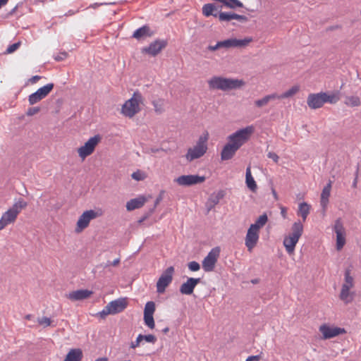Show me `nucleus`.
<instances>
[{"label":"nucleus","mask_w":361,"mask_h":361,"mask_svg":"<svg viewBox=\"0 0 361 361\" xmlns=\"http://www.w3.org/2000/svg\"><path fill=\"white\" fill-rule=\"evenodd\" d=\"M255 132V127L251 125L239 129L228 137V142L224 147L221 159L223 161L233 158L235 152L250 138Z\"/></svg>","instance_id":"obj_1"},{"label":"nucleus","mask_w":361,"mask_h":361,"mask_svg":"<svg viewBox=\"0 0 361 361\" xmlns=\"http://www.w3.org/2000/svg\"><path fill=\"white\" fill-rule=\"evenodd\" d=\"M207 83L209 90L224 92L240 88L244 85L242 80L222 76H213L207 80Z\"/></svg>","instance_id":"obj_2"},{"label":"nucleus","mask_w":361,"mask_h":361,"mask_svg":"<svg viewBox=\"0 0 361 361\" xmlns=\"http://www.w3.org/2000/svg\"><path fill=\"white\" fill-rule=\"evenodd\" d=\"M27 206V202L23 198L15 201L12 207L5 212L0 219V231L8 225L13 224L20 212Z\"/></svg>","instance_id":"obj_3"},{"label":"nucleus","mask_w":361,"mask_h":361,"mask_svg":"<svg viewBox=\"0 0 361 361\" xmlns=\"http://www.w3.org/2000/svg\"><path fill=\"white\" fill-rule=\"evenodd\" d=\"M303 233V225L300 221H295L291 227V233L283 239V245L289 255L294 253L295 247Z\"/></svg>","instance_id":"obj_4"},{"label":"nucleus","mask_w":361,"mask_h":361,"mask_svg":"<svg viewBox=\"0 0 361 361\" xmlns=\"http://www.w3.org/2000/svg\"><path fill=\"white\" fill-rule=\"evenodd\" d=\"M209 133L205 132L198 138L196 145L190 147L185 154V159L190 162L195 159H199L204 155L207 151V141Z\"/></svg>","instance_id":"obj_5"},{"label":"nucleus","mask_w":361,"mask_h":361,"mask_svg":"<svg viewBox=\"0 0 361 361\" xmlns=\"http://www.w3.org/2000/svg\"><path fill=\"white\" fill-rule=\"evenodd\" d=\"M142 102V94L139 92H135L133 97L123 104L121 113L126 117L133 118L140 111L139 105Z\"/></svg>","instance_id":"obj_6"},{"label":"nucleus","mask_w":361,"mask_h":361,"mask_svg":"<svg viewBox=\"0 0 361 361\" xmlns=\"http://www.w3.org/2000/svg\"><path fill=\"white\" fill-rule=\"evenodd\" d=\"M354 279L350 276V271H345L344 283L342 285L339 295L340 299L345 304L350 303L354 299L355 293L350 291V289L354 287Z\"/></svg>","instance_id":"obj_7"},{"label":"nucleus","mask_w":361,"mask_h":361,"mask_svg":"<svg viewBox=\"0 0 361 361\" xmlns=\"http://www.w3.org/2000/svg\"><path fill=\"white\" fill-rule=\"evenodd\" d=\"M127 305L126 298H121L109 302L99 314L103 318L109 314H116L123 312Z\"/></svg>","instance_id":"obj_8"},{"label":"nucleus","mask_w":361,"mask_h":361,"mask_svg":"<svg viewBox=\"0 0 361 361\" xmlns=\"http://www.w3.org/2000/svg\"><path fill=\"white\" fill-rule=\"evenodd\" d=\"M102 137L99 135L91 137L84 145L78 149V156L84 160L93 153L96 146L100 142Z\"/></svg>","instance_id":"obj_9"},{"label":"nucleus","mask_w":361,"mask_h":361,"mask_svg":"<svg viewBox=\"0 0 361 361\" xmlns=\"http://www.w3.org/2000/svg\"><path fill=\"white\" fill-rule=\"evenodd\" d=\"M220 254V248L216 247L212 248L202 261V268L206 272L212 271L217 262Z\"/></svg>","instance_id":"obj_10"},{"label":"nucleus","mask_w":361,"mask_h":361,"mask_svg":"<svg viewBox=\"0 0 361 361\" xmlns=\"http://www.w3.org/2000/svg\"><path fill=\"white\" fill-rule=\"evenodd\" d=\"M174 274L173 267H168L161 275L157 283V291L162 293L166 288L171 283Z\"/></svg>","instance_id":"obj_11"},{"label":"nucleus","mask_w":361,"mask_h":361,"mask_svg":"<svg viewBox=\"0 0 361 361\" xmlns=\"http://www.w3.org/2000/svg\"><path fill=\"white\" fill-rule=\"evenodd\" d=\"M54 85L48 83L46 85L39 88L36 92L28 97V102L30 105H34L44 99L53 90Z\"/></svg>","instance_id":"obj_12"},{"label":"nucleus","mask_w":361,"mask_h":361,"mask_svg":"<svg viewBox=\"0 0 361 361\" xmlns=\"http://www.w3.org/2000/svg\"><path fill=\"white\" fill-rule=\"evenodd\" d=\"M99 214L92 209L84 212L78 220L75 231L77 233L81 232L88 226L91 220L97 218Z\"/></svg>","instance_id":"obj_13"},{"label":"nucleus","mask_w":361,"mask_h":361,"mask_svg":"<svg viewBox=\"0 0 361 361\" xmlns=\"http://www.w3.org/2000/svg\"><path fill=\"white\" fill-rule=\"evenodd\" d=\"M204 180L205 177L199 175H183L174 180L178 185L185 187L200 184Z\"/></svg>","instance_id":"obj_14"},{"label":"nucleus","mask_w":361,"mask_h":361,"mask_svg":"<svg viewBox=\"0 0 361 361\" xmlns=\"http://www.w3.org/2000/svg\"><path fill=\"white\" fill-rule=\"evenodd\" d=\"M252 41L251 37L238 39L236 38H230L220 41L221 48L228 49L231 48H243L247 47Z\"/></svg>","instance_id":"obj_15"},{"label":"nucleus","mask_w":361,"mask_h":361,"mask_svg":"<svg viewBox=\"0 0 361 361\" xmlns=\"http://www.w3.org/2000/svg\"><path fill=\"white\" fill-rule=\"evenodd\" d=\"M334 231L336 234V249L340 250L345 243V232L341 219L336 220Z\"/></svg>","instance_id":"obj_16"},{"label":"nucleus","mask_w":361,"mask_h":361,"mask_svg":"<svg viewBox=\"0 0 361 361\" xmlns=\"http://www.w3.org/2000/svg\"><path fill=\"white\" fill-rule=\"evenodd\" d=\"M166 46V41L159 39L155 40L148 47L142 48V52L154 56L157 55L164 48H165Z\"/></svg>","instance_id":"obj_17"},{"label":"nucleus","mask_w":361,"mask_h":361,"mask_svg":"<svg viewBox=\"0 0 361 361\" xmlns=\"http://www.w3.org/2000/svg\"><path fill=\"white\" fill-rule=\"evenodd\" d=\"M258 240L259 231L256 230L254 226H250L245 237V246L247 247L248 251H252L257 245Z\"/></svg>","instance_id":"obj_18"},{"label":"nucleus","mask_w":361,"mask_h":361,"mask_svg":"<svg viewBox=\"0 0 361 361\" xmlns=\"http://www.w3.org/2000/svg\"><path fill=\"white\" fill-rule=\"evenodd\" d=\"M307 103L310 109H317L321 108L324 104H325L323 92L316 94H310L307 97Z\"/></svg>","instance_id":"obj_19"},{"label":"nucleus","mask_w":361,"mask_h":361,"mask_svg":"<svg viewBox=\"0 0 361 361\" xmlns=\"http://www.w3.org/2000/svg\"><path fill=\"white\" fill-rule=\"evenodd\" d=\"M319 331L322 334L324 339H329L338 336L343 333V329L339 327H330L326 324H323L319 327Z\"/></svg>","instance_id":"obj_20"},{"label":"nucleus","mask_w":361,"mask_h":361,"mask_svg":"<svg viewBox=\"0 0 361 361\" xmlns=\"http://www.w3.org/2000/svg\"><path fill=\"white\" fill-rule=\"evenodd\" d=\"M200 282V278H188L180 287V292L183 295H191L195 286Z\"/></svg>","instance_id":"obj_21"},{"label":"nucleus","mask_w":361,"mask_h":361,"mask_svg":"<svg viewBox=\"0 0 361 361\" xmlns=\"http://www.w3.org/2000/svg\"><path fill=\"white\" fill-rule=\"evenodd\" d=\"M220 22H230L232 20H238L240 22L247 21V18L245 16L236 14L231 12H222L218 13L217 16Z\"/></svg>","instance_id":"obj_22"},{"label":"nucleus","mask_w":361,"mask_h":361,"mask_svg":"<svg viewBox=\"0 0 361 361\" xmlns=\"http://www.w3.org/2000/svg\"><path fill=\"white\" fill-rule=\"evenodd\" d=\"M147 202V198L143 195H140L136 198L130 200L126 203V209L128 211H133L136 209L141 208Z\"/></svg>","instance_id":"obj_23"},{"label":"nucleus","mask_w":361,"mask_h":361,"mask_svg":"<svg viewBox=\"0 0 361 361\" xmlns=\"http://www.w3.org/2000/svg\"><path fill=\"white\" fill-rule=\"evenodd\" d=\"M92 294L90 290L81 289L69 293L68 298L73 301H78L88 298Z\"/></svg>","instance_id":"obj_24"},{"label":"nucleus","mask_w":361,"mask_h":361,"mask_svg":"<svg viewBox=\"0 0 361 361\" xmlns=\"http://www.w3.org/2000/svg\"><path fill=\"white\" fill-rule=\"evenodd\" d=\"M332 182L331 180L326 184L322 190L321 194L320 204L324 211L326 210L327 204L329 203V198L331 194Z\"/></svg>","instance_id":"obj_25"},{"label":"nucleus","mask_w":361,"mask_h":361,"mask_svg":"<svg viewBox=\"0 0 361 361\" xmlns=\"http://www.w3.org/2000/svg\"><path fill=\"white\" fill-rule=\"evenodd\" d=\"M245 183L247 187L252 191L256 192L257 189V183L252 176L250 166L247 167L245 172Z\"/></svg>","instance_id":"obj_26"},{"label":"nucleus","mask_w":361,"mask_h":361,"mask_svg":"<svg viewBox=\"0 0 361 361\" xmlns=\"http://www.w3.org/2000/svg\"><path fill=\"white\" fill-rule=\"evenodd\" d=\"M324 99L325 103L331 104L337 103L341 99V92L339 91H334L331 92H323Z\"/></svg>","instance_id":"obj_27"},{"label":"nucleus","mask_w":361,"mask_h":361,"mask_svg":"<svg viewBox=\"0 0 361 361\" xmlns=\"http://www.w3.org/2000/svg\"><path fill=\"white\" fill-rule=\"evenodd\" d=\"M151 35L150 28L147 25H144L135 30L132 37L139 40L144 37L151 36Z\"/></svg>","instance_id":"obj_28"},{"label":"nucleus","mask_w":361,"mask_h":361,"mask_svg":"<svg viewBox=\"0 0 361 361\" xmlns=\"http://www.w3.org/2000/svg\"><path fill=\"white\" fill-rule=\"evenodd\" d=\"M82 353L80 349H71L67 354L64 361H80L82 358Z\"/></svg>","instance_id":"obj_29"},{"label":"nucleus","mask_w":361,"mask_h":361,"mask_svg":"<svg viewBox=\"0 0 361 361\" xmlns=\"http://www.w3.org/2000/svg\"><path fill=\"white\" fill-rule=\"evenodd\" d=\"M277 94L274 93L264 96L263 98L255 101V105L261 108L266 106L270 101L277 99Z\"/></svg>","instance_id":"obj_30"},{"label":"nucleus","mask_w":361,"mask_h":361,"mask_svg":"<svg viewBox=\"0 0 361 361\" xmlns=\"http://www.w3.org/2000/svg\"><path fill=\"white\" fill-rule=\"evenodd\" d=\"M216 10H217V8L214 4H206L202 7V13L206 17H209L210 16H213L214 17H217L218 13H214V11H215Z\"/></svg>","instance_id":"obj_31"},{"label":"nucleus","mask_w":361,"mask_h":361,"mask_svg":"<svg viewBox=\"0 0 361 361\" xmlns=\"http://www.w3.org/2000/svg\"><path fill=\"white\" fill-rule=\"evenodd\" d=\"M310 206L306 202H302L299 204L298 211V215L302 218L303 221H306V219L310 213Z\"/></svg>","instance_id":"obj_32"},{"label":"nucleus","mask_w":361,"mask_h":361,"mask_svg":"<svg viewBox=\"0 0 361 361\" xmlns=\"http://www.w3.org/2000/svg\"><path fill=\"white\" fill-rule=\"evenodd\" d=\"M345 104L348 106L355 107L361 104L360 99L357 96H348L345 97Z\"/></svg>","instance_id":"obj_33"},{"label":"nucleus","mask_w":361,"mask_h":361,"mask_svg":"<svg viewBox=\"0 0 361 361\" xmlns=\"http://www.w3.org/2000/svg\"><path fill=\"white\" fill-rule=\"evenodd\" d=\"M300 90L299 86L294 85L291 88H290L288 90L284 92L281 94H277V99H285V98H289L292 96L295 95Z\"/></svg>","instance_id":"obj_34"},{"label":"nucleus","mask_w":361,"mask_h":361,"mask_svg":"<svg viewBox=\"0 0 361 361\" xmlns=\"http://www.w3.org/2000/svg\"><path fill=\"white\" fill-rule=\"evenodd\" d=\"M267 221H268V217L266 214H264L259 216V217L257 219L255 223L253 224H251L250 226L251 227L254 226L256 230L259 231V228L263 227L266 224Z\"/></svg>","instance_id":"obj_35"},{"label":"nucleus","mask_w":361,"mask_h":361,"mask_svg":"<svg viewBox=\"0 0 361 361\" xmlns=\"http://www.w3.org/2000/svg\"><path fill=\"white\" fill-rule=\"evenodd\" d=\"M154 111L157 114H161L164 111V100L159 99L152 102Z\"/></svg>","instance_id":"obj_36"},{"label":"nucleus","mask_w":361,"mask_h":361,"mask_svg":"<svg viewBox=\"0 0 361 361\" xmlns=\"http://www.w3.org/2000/svg\"><path fill=\"white\" fill-rule=\"evenodd\" d=\"M221 197V195H212L207 202V207L208 208V210H211L212 208L215 207L219 202Z\"/></svg>","instance_id":"obj_37"},{"label":"nucleus","mask_w":361,"mask_h":361,"mask_svg":"<svg viewBox=\"0 0 361 361\" xmlns=\"http://www.w3.org/2000/svg\"><path fill=\"white\" fill-rule=\"evenodd\" d=\"M155 311V304L153 301H149L145 304L144 314L153 315Z\"/></svg>","instance_id":"obj_38"},{"label":"nucleus","mask_w":361,"mask_h":361,"mask_svg":"<svg viewBox=\"0 0 361 361\" xmlns=\"http://www.w3.org/2000/svg\"><path fill=\"white\" fill-rule=\"evenodd\" d=\"M144 322L146 326H147L149 329H154L155 324L153 315L144 314Z\"/></svg>","instance_id":"obj_39"},{"label":"nucleus","mask_w":361,"mask_h":361,"mask_svg":"<svg viewBox=\"0 0 361 361\" xmlns=\"http://www.w3.org/2000/svg\"><path fill=\"white\" fill-rule=\"evenodd\" d=\"M188 269L192 271H197L200 269V264L195 261H192L188 264Z\"/></svg>","instance_id":"obj_40"},{"label":"nucleus","mask_w":361,"mask_h":361,"mask_svg":"<svg viewBox=\"0 0 361 361\" xmlns=\"http://www.w3.org/2000/svg\"><path fill=\"white\" fill-rule=\"evenodd\" d=\"M37 322L40 325H43L44 326H49L51 324V319L47 317L39 318Z\"/></svg>","instance_id":"obj_41"},{"label":"nucleus","mask_w":361,"mask_h":361,"mask_svg":"<svg viewBox=\"0 0 361 361\" xmlns=\"http://www.w3.org/2000/svg\"><path fill=\"white\" fill-rule=\"evenodd\" d=\"M19 47H20L19 42L13 43L7 47L6 53L11 54V53L14 52L16 50H17Z\"/></svg>","instance_id":"obj_42"},{"label":"nucleus","mask_w":361,"mask_h":361,"mask_svg":"<svg viewBox=\"0 0 361 361\" xmlns=\"http://www.w3.org/2000/svg\"><path fill=\"white\" fill-rule=\"evenodd\" d=\"M141 341H142V335L139 334L137 336L136 340L135 341L131 342L130 345V348L133 349L136 348L137 347H138L140 345Z\"/></svg>","instance_id":"obj_43"},{"label":"nucleus","mask_w":361,"mask_h":361,"mask_svg":"<svg viewBox=\"0 0 361 361\" xmlns=\"http://www.w3.org/2000/svg\"><path fill=\"white\" fill-rule=\"evenodd\" d=\"M145 340L147 343H154L157 341V338L152 335H142V341Z\"/></svg>","instance_id":"obj_44"},{"label":"nucleus","mask_w":361,"mask_h":361,"mask_svg":"<svg viewBox=\"0 0 361 361\" xmlns=\"http://www.w3.org/2000/svg\"><path fill=\"white\" fill-rule=\"evenodd\" d=\"M40 108L38 106L29 108L26 112L27 116H32L39 112Z\"/></svg>","instance_id":"obj_45"},{"label":"nucleus","mask_w":361,"mask_h":361,"mask_svg":"<svg viewBox=\"0 0 361 361\" xmlns=\"http://www.w3.org/2000/svg\"><path fill=\"white\" fill-rule=\"evenodd\" d=\"M131 176L134 180H142L144 179V175L139 171L133 173Z\"/></svg>","instance_id":"obj_46"},{"label":"nucleus","mask_w":361,"mask_h":361,"mask_svg":"<svg viewBox=\"0 0 361 361\" xmlns=\"http://www.w3.org/2000/svg\"><path fill=\"white\" fill-rule=\"evenodd\" d=\"M267 157L269 159H271L275 163H277L279 161V157L275 152H269L267 154Z\"/></svg>","instance_id":"obj_47"},{"label":"nucleus","mask_w":361,"mask_h":361,"mask_svg":"<svg viewBox=\"0 0 361 361\" xmlns=\"http://www.w3.org/2000/svg\"><path fill=\"white\" fill-rule=\"evenodd\" d=\"M154 212V209H151L146 214H145L140 219H139L138 223L142 224L144 221H145L153 212Z\"/></svg>","instance_id":"obj_48"},{"label":"nucleus","mask_w":361,"mask_h":361,"mask_svg":"<svg viewBox=\"0 0 361 361\" xmlns=\"http://www.w3.org/2000/svg\"><path fill=\"white\" fill-rule=\"evenodd\" d=\"M221 47L220 41L218 42L215 45H209L208 47V49L212 51H216L217 49H221Z\"/></svg>","instance_id":"obj_49"},{"label":"nucleus","mask_w":361,"mask_h":361,"mask_svg":"<svg viewBox=\"0 0 361 361\" xmlns=\"http://www.w3.org/2000/svg\"><path fill=\"white\" fill-rule=\"evenodd\" d=\"M67 57V54L66 52L61 53L59 55L54 56V59L57 61H61L65 59Z\"/></svg>","instance_id":"obj_50"},{"label":"nucleus","mask_w":361,"mask_h":361,"mask_svg":"<svg viewBox=\"0 0 361 361\" xmlns=\"http://www.w3.org/2000/svg\"><path fill=\"white\" fill-rule=\"evenodd\" d=\"M261 359L260 355L249 356L245 361H259Z\"/></svg>","instance_id":"obj_51"},{"label":"nucleus","mask_w":361,"mask_h":361,"mask_svg":"<svg viewBox=\"0 0 361 361\" xmlns=\"http://www.w3.org/2000/svg\"><path fill=\"white\" fill-rule=\"evenodd\" d=\"M41 78H42V77L39 75H34L29 79V81L31 83L34 84V83H36L38 80H39Z\"/></svg>","instance_id":"obj_52"},{"label":"nucleus","mask_w":361,"mask_h":361,"mask_svg":"<svg viewBox=\"0 0 361 361\" xmlns=\"http://www.w3.org/2000/svg\"><path fill=\"white\" fill-rule=\"evenodd\" d=\"M161 200H162L161 195H160L159 197H157L155 202H154V206L153 207L154 209H155V207L159 204V202L161 201Z\"/></svg>","instance_id":"obj_53"},{"label":"nucleus","mask_w":361,"mask_h":361,"mask_svg":"<svg viewBox=\"0 0 361 361\" xmlns=\"http://www.w3.org/2000/svg\"><path fill=\"white\" fill-rule=\"evenodd\" d=\"M109 264H111L112 266H116L119 264L120 262V259L119 258H117L116 259H114L113 262H111V261H109Z\"/></svg>","instance_id":"obj_54"},{"label":"nucleus","mask_w":361,"mask_h":361,"mask_svg":"<svg viewBox=\"0 0 361 361\" xmlns=\"http://www.w3.org/2000/svg\"><path fill=\"white\" fill-rule=\"evenodd\" d=\"M95 361H108V358L106 357H99Z\"/></svg>","instance_id":"obj_55"},{"label":"nucleus","mask_w":361,"mask_h":361,"mask_svg":"<svg viewBox=\"0 0 361 361\" xmlns=\"http://www.w3.org/2000/svg\"><path fill=\"white\" fill-rule=\"evenodd\" d=\"M8 0H0V8L6 4Z\"/></svg>","instance_id":"obj_56"},{"label":"nucleus","mask_w":361,"mask_h":361,"mask_svg":"<svg viewBox=\"0 0 361 361\" xmlns=\"http://www.w3.org/2000/svg\"><path fill=\"white\" fill-rule=\"evenodd\" d=\"M164 149H152V152H154V153H156V152H158L159 151H163Z\"/></svg>","instance_id":"obj_57"},{"label":"nucleus","mask_w":361,"mask_h":361,"mask_svg":"<svg viewBox=\"0 0 361 361\" xmlns=\"http://www.w3.org/2000/svg\"><path fill=\"white\" fill-rule=\"evenodd\" d=\"M169 331V327H165L163 330H162V332L164 334H167Z\"/></svg>","instance_id":"obj_58"},{"label":"nucleus","mask_w":361,"mask_h":361,"mask_svg":"<svg viewBox=\"0 0 361 361\" xmlns=\"http://www.w3.org/2000/svg\"><path fill=\"white\" fill-rule=\"evenodd\" d=\"M272 193H273V195L274 196V197L276 199L277 198V194H276V192L275 191L274 189L272 190Z\"/></svg>","instance_id":"obj_59"},{"label":"nucleus","mask_w":361,"mask_h":361,"mask_svg":"<svg viewBox=\"0 0 361 361\" xmlns=\"http://www.w3.org/2000/svg\"><path fill=\"white\" fill-rule=\"evenodd\" d=\"M356 185H357V178L354 180V181H353V185L354 187H355V186H356Z\"/></svg>","instance_id":"obj_60"},{"label":"nucleus","mask_w":361,"mask_h":361,"mask_svg":"<svg viewBox=\"0 0 361 361\" xmlns=\"http://www.w3.org/2000/svg\"><path fill=\"white\" fill-rule=\"evenodd\" d=\"M252 283H257L258 282V279H253L251 281Z\"/></svg>","instance_id":"obj_61"},{"label":"nucleus","mask_w":361,"mask_h":361,"mask_svg":"<svg viewBox=\"0 0 361 361\" xmlns=\"http://www.w3.org/2000/svg\"><path fill=\"white\" fill-rule=\"evenodd\" d=\"M111 265V264H109V261L107 262V263L106 264V265L104 267V268H106L107 267Z\"/></svg>","instance_id":"obj_62"},{"label":"nucleus","mask_w":361,"mask_h":361,"mask_svg":"<svg viewBox=\"0 0 361 361\" xmlns=\"http://www.w3.org/2000/svg\"><path fill=\"white\" fill-rule=\"evenodd\" d=\"M30 317H31V315H30V314H28V315H27V316H26V319H30Z\"/></svg>","instance_id":"obj_63"}]
</instances>
